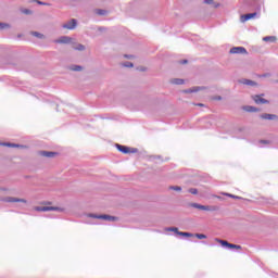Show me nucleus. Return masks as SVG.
<instances>
[{"mask_svg":"<svg viewBox=\"0 0 278 278\" xmlns=\"http://www.w3.org/2000/svg\"><path fill=\"white\" fill-rule=\"evenodd\" d=\"M77 27V20L73 18L70 22L63 24V29H75Z\"/></svg>","mask_w":278,"mask_h":278,"instance_id":"obj_7","label":"nucleus"},{"mask_svg":"<svg viewBox=\"0 0 278 278\" xmlns=\"http://www.w3.org/2000/svg\"><path fill=\"white\" fill-rule=\"evenodd\" d=\"M10 27V24L0 23V29H8Z\"/></svg>","mask_w":278,"mask_h":278,"instance_id":"obj_25","label":"nucleus"},{"mask_svg":"<svg viewBox=\"0 0 278 278\" xmlns=\"http://www.w3.org/2000/svg\"><path fill=\"white\" fill-rule=\"evenodd\" d=\"M215 197V199H220V197H218V195H214Z\"/></svg>","mask_w":278,"mask_h":278,"instance_id":"obj_39","label":"nucleus"},{"mask_svg":"<svg viewBox=\"0 0 278 278\" xmlns=\"http://www.w3.org/2000/svg\"><path fill=\"white\" fill-rule=\"evenodd\" d=\"M4 201L5 203H27V200L25 199H18V198H12V197L5 198Z\"/></svg>","mask_w":278,"mask_h":278,"instance_id":"obj_9","label":"nucleus"},{"mask_svg":"<svg viewBox=\"0 0 278 278\" xmlns=\"http://www.w3.org/2000/svg\"><path fill=\"white\" fill-rule=\"evenodd\" d=\"M244 110L245 112H260V109L255 106H245Z\"/></svg>","mask_w":278,"mask_h":278,"instance_id":"obj_19","label":"nucleus"},{"mask_svg":"<svg viewBox=\"0 0 278 278\" xmlns=\"http://www.w3.org/2000/svg\"><path fill=\"white\" fill-rule=\"evenodd\" d=\"M222 194H223L224 197H229L230 199H242V197L233 195V194H231V193L222 192Z\"/></svg>","mask_w":278,"mask_h":278,"instance_id":"obj_20","label":"nucleus"},{"mask_svg":"<svg viewBox=\"0 0 278 278\" xmlns=\"http://www.w3.org/2000/svg\"><path fill=\"white\" fill-rule=\"evenodd\" d=\"M124 66H126L127 68H132L134 67V63H126V64H124Z\"/></svg>","mask_w":278,"mask_h":278,"instance_id":"obj_29","label":"nucleus"},{"mask_svg":"<svg viewBox=\"0 0 278 278\" xmlns=\"http://www.w3.org/2000/svg\"><path fill=\"white\" fill-rule=\"evenodd\" d=\"M205 87H193L191 89H186L182 92H185V94H190L192 92H199V90H204Z\"/></svg>","mask_w":278,"mask_h":278,"instance_id":"obj_14","label":"nucleus"},{"mask_svg":"<svg viewBox=\"0 0 278 278\" xmlns=\"http://www.w3.org/2000/svg\"><path fill=\"white\" fill-rule=\"evenodd\" d=\"M167 231H174V233H177V235L181 233V231H179V229L175 227L168 228Z\"/></svg>","mask_w":278,"mask_h":278,"instance_id":"obj_24","label":"nucleus"},{"mask_svg":"<svg viewBox=\"0 0 278 278\" xmlns=\"http://www.w3.org/2000/svg\"><path fill=\"white\" fill-rule=\"evenodd\" d=\"M204 3H212V0H205Z\"/></svg>","mask_w":278,"mask_h":278,"instance_id":"obj_35","label":"nucleus"},{"mask_svg":"<svg viewBox=\"0 0 278 278\" xmlns=\"http://www.w3.org/2000/svg\"><path fill=\"white\" fill-rule=\"evenodd\" d=\"M41 155H43V157H55V155H58V153L43 151V152H41Z\"/></svg>","mask_w":278,"mask_h":278,"instance_id":"obj_16","label":"nucleus"},{"mask_svg":"<svg viewBox=\"0 0 278 278\" xmlns=\"http://www.w3.org/2000/svg\"><path fill=\"white\" fill-rule=\"evenodd\" d=\"M178 236H184L185 238H192L194 235L190 232H178Z\"/></svg>","mask_w":278,"mask_h":278,"instance_id":"obj_22","label":"nucleus"},{"mask_svg":"<svg viewBox=\"0 0 278 278\" xmlns=\"http://www.w3.org/2000/svg\"><path fill=\"white\" fill-rule=\"evenodd\" d=\"M255 16H257V13L241 15V23H247V21H251V18H255Z\"/></svg>","mask_w":278,"mask_h":278,"instance_id":"obj_11","label":"nucleus"},{"mask_svg":"<svg viewBox=\"0 0 278 278\" xmlns=\"http://www.w3.org/2000/svg\"><path fill=\"white\" fill-rule=\"evenodd\" d=\"M215 242H218V244H222V247H227L228 249H237L238 251L242 249L241 245L229 243L228 241L218 238L215 239Z\"/></svg>","mask_w":278,"mask_h":278,"instance_id":"obj_2","label":"nucleus"},{"mask_svg":"<svg viewBox=\"0 0 278 278\" xmlns=\"http://www.w3.org/2000/svg\"><path fill=\"white\" fill-rule=\"evenodd\" d=\"M72 41H73V38L63 36V37L56 39L54 42H55L56 45H68V43H71Z\"/></svg>","mask_w":278,"mask_h":278,"instance_id":"obj_6","label":"nucleus"},{"mask_svg":"<svg viewBox=\"0 0 278 278\" xmlns=\"http://www.w3.org/2000/svg\"><path fill=\"white\" fill-rule=\"evenodd\" d=\"M125 58L131 59V58H134V56H132V55H125Z\"/></svg>","mask_w":278,"mask_h":278,"instance_id":"obj_36","label":"nucleus"},{"mask_svg":"<svg viewBox=\"0 0 278 278\" xmlns=\"http://www.w3.org/2000/svg\"><path fill=\"white\" fill-rule=\"evenodd\" d=\"M35 1H36V3H38V5H47V3H45V2H42L40 0H35Z\"/></svg>","mask_w":278,"mask_h":278,"instance_id":"obj_31","label":"nucleus"},{"mask_svg":"<svg viewBox=\"0 0 278 278\" xmlns=\"http://www.w3.org/2000/svg\"><path fill=\"white\" fill-rule=\"evenodd\" d=\"M231 54H247V48L244 47H233L230 49Z\"/></svg>","mask_w":278,"mask_h":278,"instance_id":"obj_8","label":"nucleus"},{"mask_svg":"<svg viewBox=\"0 0 278 278\" xmlns=\"http://www.w3.org/2000/svg\"><path fill=\"white\" fill-rule=\"evenodd\" d=\"M76 51H84L85 47L84 45H78V47L75 48Z\"/></svg>","mask_w":278,"mask_h":278,"instance_id":"obj_27","label":"nucleus"},{"mask_svg":"<svg viewBox=\"0 0 278 278\" xmlns=\"http://www.w3.org/2000/svg\"><path fill=\"white\" fill-rule=\"evenodd\" d=\"M72 71H81V66L75 65L72 67Z\"/></svg>","mask_w":278,"mask_h":278,"instance_id":"obj_28","label":"nucleus"},{"mask_svg":"<svg viewBox=\"0 0 278 278\" xmlns=\"http://www.w3.org/2000/svg\"><path fill=\"white\" fill-rule=\"evenodd\" d=\"M261 118H263V121H277V115L265 113L261 115Z\"/></svg>","mask_w":278,"mask_h":278,"instance_id":"obj_12","label":"nucleus"},{"mask_svg":"<svg viewBox=\"0 0 278 278\" xmlns=\"http://www.w3.org/2000/svg\"><path fill=\"white\" fill-rule=\"evenodd\" d=\"M264 42H277L276 36H267L263 38Z\"/></svg>","mask_w":278,"mask_h":278,"instance_id":"obj_15","label":"nucleus"},{"mask_svg":"<svg viewBox=\"0 0 278 278\" xmlns=\"http://www.w3.org/2000/svg\"><path fill=\"white\" fill-rule=\"evenodd\" d=\"M31 36H35V38H40V39L45 38V35H42L38 31H31Z\"/></svg>","mask_w":278,"mask_h":278,"instance_id":"obj_21","label":"nucleus"},{"mask_svg":"<svg viewBox=\"0 0 278 278\" xmlns=\"http://www.w3.org/2000/svg\"><path fill=\"white\" fill-rule=\"evenodd\" d=\"M194 237L198 238L199 240H205L207 238V236L203 233H195Z\"/></svg>","mask_w":278,"mask_h":278,"instance_id":"obj_23","label":"nucleus"},{"mask_svg":"<svg viewBox=\"0 0 278 278\" xmlns=\"http://www.w3.org/2000/svg\"><path fill=\"white\" fill-rule=\"evenodd\" d=\"M198 105H199V108H203V103H199Z\"/></svg>","mask_w":278,"mask_h":278,"instance_id":"obj_37","label":"nucleus"},{"mask_svg":"<svg viewBox=\"0 0 278 278\" xmlns=\"http://www.w3.org/2000/svg\"><path fill=\"white\" fill-rule=\"evenodd\" d=\"M5 147H16V144H12V143H4Z\"/></svg>","mask_w":278,"mask_h":278,"instance_id":"obj_33","label":"nucleus"},{"mask_svg":"<svg viewBox=\"0 0 278 278\" xmlns=\"http://www.w3.org/2000/svg\"><path fill=\"white\" fill-rule=\"evenodd\" d=\"M190 194H199V190L191 188L189 189Z\"/></svg>","mask_w":278,"mask_h":278,"instance_id":"obj_26","label":"nucleus"},{"mask_svg":"<svg viewBox=\"0 0 278 278\" xmlns=\"http://www.w3.org/2000/svg\"><path fill=\"white\" fill-rule=\"evenodd\" d=\"M23 13L24 14H31V11L30 10H24Z\"/></svg>","mask_w":278,"mask_h":278,"instance_id":"obj_32","label":"nucleus"},{"mask_svg":"<svg viewBox=\"0 0 278 278\" xmlns=\"http://www.w3.org/2000/svg\"><path fill=\"white\" fill-rule=\"evenodd\" d=\"M117 150L121 151V153H136V149H132L127 147V146H121V144H117Z\"/></svg>","mask_w":278,"mask_h":278,"instance_id":"obj_5","label":"nucleus"},{"mask_svg":"<svg viewBox=\"0 0 278 278\" xmlns=\"http://www.w3.org/2000/svg\"><path fill=\"white\" fill-rule=\"evenodd\" d=\"M239 84H242L243 86H257V83L247 78L239 80Z\"/></svg>","mask_w":278,"mask_h":278,"instance_id":"obj_13","label":"nucleus"},{"mask_svg":"<svg viewBox=\"0 0 278 278\" xmlns=\"http://www.w3.org/2000/svg\"><path fill=\"white\" fill-rule=\"evenodd\" d=\"M180 64H188V60L180 61Z\"/></svg>","mask_w":278,"mask_h":278,"instance_id":"obj_34","label":"nucleus"},{"mask_svg":"<svg viewBox=\"0 0 278 278\" xmlns=\"http://www.w3.org/2000/svg\"><path fill=\"white\" fill-rule=\"evenodd\" d=\"M190 207H194L195 210H202L204 212H216L218 210V206L201 205L199 203H191Z\"/></svg>","mask_w":278,"mask_h":278,"instance_id":"obj_1","label":"nucleus"},{"mask_svg":"<svg viewBox=\"0 0 278 278\" xmlns=\"http://www.w3.org/2000/svg\"><path fill=\"white\" fill-rule=\"evenodd\" d=\"M170 190H176V191H178V192H180V190H181V187H170Z\"/></svg>","mask_w":278,"mask_h":278,"instance_id":"obj_30","label":"nucleus"},{"mask_svg":"<svg viewBox=\"0 0 278 278\" xmlns=\"http://www.w3.org/2000/svg\"><path fill=\"white\" fill-rule=\"evenodd\" d=\"M96 14H98L99 16H105V14H108V11L103 10V9H98L94 11Z\"/></svg>","mask_w":278,"mask_h":278,"instance_id":"obj_18","label":"nucleus"},{"mask_svg":"<svg viewBox=\"0 0 278 278\" xmlns=\"http://www.w3.org/2000/svg\"><path fill=\"white\" fill-rule=\"evenodd\" d=\"M263 142V144H268V141H262Z\"/></svg>","mask_w":278,"mask_h":278,"instance_id":"obj_38","label":"nucleus"},{"mask_svg":"<svg viewBox=\"0 0 278 278\" xmlns=\"http://www.w3.org/2000/svg\"><path fill=\"white\" fill-rule=\"evenodd\" d=\"M252 99L257 105H264L268 103V100L264 99V94H255L252 97Z\"/></svg>","mask_w":278,"mask_h":278,"instance_id":"obj_4","label":"nucleus"},{"mask_svg":"<svg viewBox=\"0 0 278 278\" xmlns=\"http://www.w3.org/2000/svg\"><path fill=\"white\" fill-rule=\"evenodd\" d=\"M91 218H99L101 220H116V217L110 215H91Z\"/></svg>","mask_w":278,"mask_h":278,"instance_id":"obj_10","label":"nucleus"},{"mask_svg":"<svg viewBox=\"0 0 278 278\" xmlns=\"http://www.w3.org/2000/svg\"><path fill=\"white\" fill-rule=\"evenodd\" d=\"M35 212H62L58 206H35Z\"/></svg>","mask_w":278,"mask_h":278,"instance_id":"obj_3","label":"nucleus"},{"mask_svg":"<svg viewBox=\"0 0 278 278\" xmlns=\"http://www.w3.org/2000/svg\"><path fill=\"white\" fill-rule=\"evenodd\" d=\"M172 84H174L175 86H181L185 84L184 79L180 78H174L172 79Z\"/></svg>","mask_w":278,"mask_h":278,"instance_id":"obj_17","label":"nucleus"}]
</instances>
